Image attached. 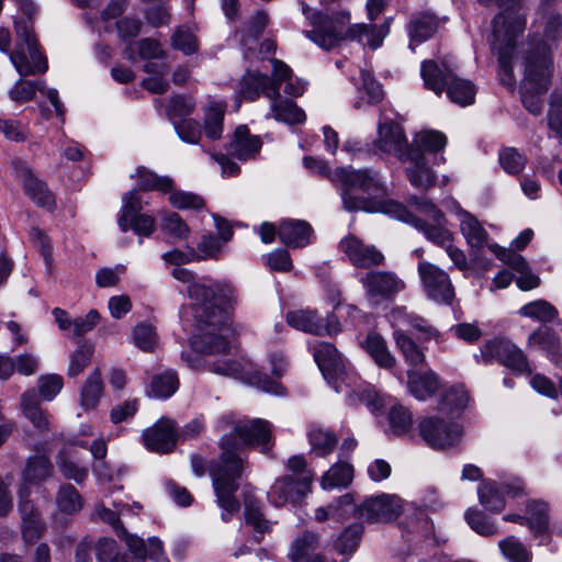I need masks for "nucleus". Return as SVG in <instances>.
<instances>
[{
    "label": "nucleus",
    "instance_id": "nucleus-1",
    "mask_svg": "<svg viewBox=\"0 0 562 562\" xmlns=\"http://www.w3.org/2000/svg\"><path fill=\"white\" fill-rule=\"evenodd\" d=\"M171 274L180 282L190 283L188 294L198 327L191 338L192 348L209 356L226 355L234 334L231 315L237 304L236 290L227 283L193 282L192 271L181 267L173 268Z\"/></svg>",
    "mask_w": 562,
    "mask_h": 562
},
{
    "label": "nucleus",
    "instance_id": "nucleus-2",
    "mask_svg": "<svg viewBox=\"0 0 562 562\" xmlns=\"http://www.w3.org/2000/svg\"><path fill=\"white\" fill-rule=\"evenodd\" d=\"M222 430L231 429L221 438V457L217 462L210 465L213 488L217 505L222 509V520L227 522L238 512L239 503L235 498L238 488L237 481L243 473L241 451L245 447H260L262 453L270 450V424L260 418L234 422L229 416L218 422Z\"/></svg>",
    "mask_w": 562,
    "mask_h": 562
},
{
    "label": "nucleus",
    "instance_id": "nucleus-3",
    "mask_svg": "<svg viewBox=\"0 0 562 562\" xmlns=\"http://www.w3.org/2000/svg\"><path fill=\"white\" fill-rule=\"evenodd\" d=\"M331 182L341 184V200L347 211H366L385 213L404 222L401 212L394 205L408 210L403 204L385 199L386 188L380 175L371 169L337 168Z\"/></svg>",
    "mask_w": 562,
    "mask_h": 562
},
{
    "label": "nucleus",
    "instance_id": "nucleus-4",
    "mask_svg": "<svg viewBox=\"0 0 562 562\" xmlns=\"http://www.w3.org/2000/svg\"><path fill=\"white\" fill-rule=\"evenodd\" d=\"M302 12L313 26L311 31L304 32L305 36L327 50L336 47L346 36L363 46L376 49L390 33L389 22L381 25L359 23L346 31L345 26L350 20L348 12H340L329 18L312 10L306 4L302 5Z\"/></svg>",
    "mask_w": 562,
    "mask_h": 562
},
{
    "label": "nucleus",
    "instance_id": "nucleus-5",
    "mask_svg": "<svg viewBox=\"0 0 562 562\" xmlns=\"http://www.w3.org/2000/svg\"><path fill=\"white\" fill-rule=\"evenodd\" d=\"M314 359L324 378L333 383L336 392H346L352 405L364 404L371 412L380 411L386 403V397L356 374H349L344 360L336 347L326 341L313 346Z\"/></svg>",
    "mask_w": 562,
    "mask_h": 562
},
{
    "label": "nucleus",
    "instance_id": "nucleus-6",
    "mask_svg": "<svg viewBox=\"0 0 562 562\" xmlns=\"http://www.w3.org/2000/svg\"><path fill=\"white\" fill-rule=\"evenodd\" d=\"M395 211L404 216V223L412 225L434 245L443 248L448 257L459 270L468 269V259L462 249L457 247L454 234L447 227L445 214L432 202L413 198L409 201L412 210H403L394 205Z\"/></svg>",
    "mask_w": 562,
    "mask_h": 562
},
{
    "label": "nucleus",
    "instance_id": "nucleus-7",
    "mask_svg": "<svg viewBox=\"0 0 562 562\" xmlns=\"http://www.w3.org/2000/svg\"><path fill=\"white\" fill-rule=\"evenodd\" d=\"M483 4L495 2L502 11L492 21V49L498 55L499 77L504 85L512 87L515 82L512 57L517 38L526 27V14L521 0H479Z\"/></svg>",
    "mask_w": 562,
    "mask_h": 562
},
{
    "label": "nucleus",
    "instance_id": "nucleus-8",
    "mask_svg": "<svg viewBox=\"0 0 562 562\" xmlns=\"http://www.w3.org/2000/svg\"><path fill=\"white\" fill-rule=\"evenodd\" d=\"M420 75L426 88L440 95L445 90L451 102L467 106L474 102L476 89L467 79L457 77L449 68L447 61L441 66L432 60L422 63Z\"/></svg>",
    "mask_w": 562,
    "mask_h": 562
},
{
    "label": "nucleus",
    "instance_id": "nucleus-9",
    "mask_svg": "<svg viewBox=\"0 0 562 562\" xmlns=\"http://www.w3.org/2000/svg\"><path fill=\"white\" fill-rule=\"evenodd\" d=\"M552 72V58L547 50L533 52L527 56L521 100L525 108L535 115L541 112L539 95L548 91Z\"/></svg>",
    "mask_w": 562,
    "mask_h": 562
},
{
    "label": "nucleus",
    "instance_id": "nucleus-10",
    "mask_svg": "<svg viewBox=\"0 0 562 562\" xmlns=\"http://www.w3.org/2000/svg\"><path fill=\"white\" fill-rule=\"evenodd\" d=\"M16 43L10 61L21 77L43 75L48 69L47 58L41 52L32 25L27 21L14 23Z\"/></svg>",
    "mask_w": 562,
    "mask_h": 562
},
{
    "label": "nucleus",
    "instance_id": "nucleus-11",
    "mask_svg": "<svg viewBox=\"0 0 562 562\" xmlns=\"http://www.w3.org/2000/svg\"><path fill=\"white\" fill-rule=\"evenodd\" d=\"M477 363L499 362L516 374H530L531 368L524 351L505 338L486 340L474 356Z\"/></svg>",
    "mask_w": 562,
    "mask_h": 562
},
{
    "label": "nucleus",
    "instance_id": "nucleus-12",
    "mask_svg": "<svg viewBox=\"0 0 562 562\" xmlns=\"http://www.w3.org/2000/svg\"><path fill=\"white\" fill-rule=\"evenodd\" d=\"M146 204L148 202L143 200L138 190H131L122 196V206L117 214V225L122 232L132 229L139 237H149L155 232V218L142 213Z\"/></svg>",
    "mask_w": 562,
    "mask_h": 562
},
{
    "label": "nucleus",
    "instance_id": "nucleus-13",
    "mask_svg": "<svg viewBox=\"0 0 562 562\" xmlns=\"http://www.w3.org/2000/svg\"><path fill=\"white\" fill-rule=\"evenodd\" d=\"M207 369L216 374L231 376L245 383L255 385L263 392L279 394L280 384L268 379L266 375L257 371L254 364L248 360H231L220 358L215 361L206 362Z\"/></svg>",
    "mask_w": 562,
    "mask_h": 562
},
{
    "label": "nucleus",
    "instance_id": "nucleus-14",
    "mask_svg": "<svg viewBox=\"0 0 562 562\" xmlns=\"http://www.w3.org/2000/svg\"><path fill=\"white\" fill-rule=\"evenodd\" d=\"M419 434L427 445L434 449H448L458 445L462 438V428L442 415L426 417L419 422Z\"/></svg>",
    "mask_w": 562,
    "mask_h": 562
},
{
    "label": "nucleus",
    "instance_id": "nucleus-15",
    "mask_svg": "<svg viewBox=\"0 0 562 562\" xmlns=\"http://www.w3.org/2000/svg\"><path fill=\"white\" fill-rule=\"evenodd\" d=\"M371 304L378 305L404 290L405 282L391 271H369L359 279Z\"/></svg>",
    "mask_w": 562,
    "mask_h": 562
},
{
    "label": "nucleus",
    "instance_id": "nucleus-16",
    "mask_svg": "<svg viewBox=\"0 0 562 562\" xmlns=\"http://www.w3.org/2000/svg\"><path fill=\"white\" fill-rule=\"evenodd\" d=\"M417 271L429 299L443 304L452 302L454 290L445 270L429 261H420Z\"/></svg>",
    "mask_w": 562,
    "mask_h": 562
},
{
    "label": "nucleus",
    "instance_id": "nucleus-17",
    "mask_svg": "<svg viewBox=\"0 0 562 562\" xmlns=\"http://www.w3.org/2000/svg\"><path fill=\"white\" fill-rule=\"evenodd\" d=\"M286 323L297 330L317 336H335L341 331L340 323L335 314H328L323 318L312 310L289 312Z\"/></svg>",
    "mask_w": 562,
    "mask_h": 562
},
{
    "label": "nucleus",
    "instance_id": "nucleus-18",
    "mask_svg": "<svg viewBox=\"0 0 562 562\" xmlns=\"http://www.w3.org/2000/svg\"><path fill=\"white\" fill-rule=\"evenodd\" d=\"M313 475L304 473L299 479L285 475L272 484L268 492V498L274 506H283L288 503H296L302 499L308 492Z\"/></svg>",
    "mask_w": 562,
    "mask_h": 562
},
{
    "label": "nucleus",
    "instance_id": "nucleus-19",
    "mask_svg": "<svg viewBox=\"0 0 562 562\" xmlns=\"http://www.w3.org/2000/svg\"><path fill=\"white\" fill-rule=\"evenodd\" d=\"M339 249L357 268H371L384 262L383 254L374 245L366 244L353 235L342 238Z\"/></svg>",
    "mask_w": 562,
    "mask_h": 562
},
{
    "label": "nucleus",
    "instance_id": "nucleus-20",
    "mask_svg": "<svg viewBox=\"0 0 562 562\" xmlns=\"http://www.w3.org/2000/svg\"><path fill=\"white\" fill-rule=\"evenodd\" d=\"M374 144L380 150L393 154L400 160L407 158L414 149V145L409 146L407 144L402 126L394 122H381L379 124L378 138Z\"/></svg>",
    "mask_w": 562,
    "mask_h": 562
},
{
    "label": "nucleus",
    "instance_id": "nucleus-21",
    "mask_svg": "<svg viewBox=\"0 0 562 562\" xmlns=\"http://www.w3.org/2000/svg\"><path fill=\"white\" fill-rule=\"evenodd\" d=\"M488 249L501 261L519 273V277L516 279V284L521 291H530L539 286L540 278L530 271L527 260L521 255L501 247L495 243H491Z\"/></svg>",
    "mask_w": 562,
    "mask_h": 562
},
{
    "label": "nucleus",
    "instance_id": "nucleus-22",
    "mask_svg": "<svg viewBox=\"0 0 562 562\" xmlns=\"http://www.w3.org/2000/svg\"><path fill=\"white\" fill-rule=\"evenodd\" d=\"M176 441V423L167 417H161L143 432L145 447L154 452L168 453L175 448Z\"/></svg>",
    "mask_w": 562,
    "mask_h": 562
},
{
    "label": "nucleus",
    "instance_id": "nucleus-23",
    "mask_svg": "<svg viewBox=\"0 0 562 562\" xmlns=\"http://www.w3.org/2000/svg\"><path fill=\"white\" fill-rule=\"evenodd\" d=\"M359 510L370 521H390L402 513L403 502L396 495L382 494L367 499Z\"/></svg>",
    "mask_w": 562,
    "mask_h": 562
},
{
    "label": "nucleus",
    "instance_id": "nucleus-24",
    "mask_svg": "<svg viewBox=\"0 0 562 562\" xmlns=\"http://www.w3.org/2000/svg\"><path fill=\"white\" fill-rule=\"evenodd\" d=\"M239 94L250 101L256 100L261 93L269 99L280 97L276 77H268L259 71L247 70L239 82Z\"/></svg>",
    "mask_w": 562,
    "mask_h": 562
},
{
    "label": "nucleus",
    "instance_id": "nucleus-25",
    "mask_svg": "<svg viewBox=\"0 0 562 562\" xmlns=\"http://www.w3.org/2000/svg\"><path fill=\"white\" fill-rule=\"evenodd\" d=\"M522 491L518 484H497L494 481L484 482L477 490L479 499L487 510L499 513L505 507V495L517 496Z\"/></svg>",
    "mask_w": 562,
    "mask_h": 562
},
{
    "label": "nucleus",
    "instance_id": "nucleus-26",
    "mask_svg": "<svg viewBox=\"0 0 562 562\" xmlns=\"http://www.w3.org/2000/svg\"><path fill=\"white\" fill-rule=\"evenodd\" d=\"M318 546V536L313 531H304L292 541L288 557L291 562H327L317 552Z\"/></svg>",
    "mask_w": 562,
    "mask_h": 562
},
{
    "label": "nucleus",
    "instance_id": "nucleus-27",
    "mask_svg": "<svg viewBox=\"0 0 562 562\" xmlns=\"http://www.w3.org/2000/svg\"><path fill=\"white\" fill-rule=\"evenodd\" d=\"M403 161L408 162V166L405 167V173L413 187L428 190L435 186L436 173L426 166L423 153L413 149Z\"/></svg>",
    "mask_w": 562,
    "mask_h": 562
},
{
    "label": "nucleus",
    "instance_id": "nucleus-28",
    "mask_svg": "<svg viewBox=\"0 0 562 562\" xmlns=\"http://www.w3.org/2000/svg\"><path fill=\"white\" fill-rule=\"evenodd\" d=\"M438 25L437 16L430 12L414 14L406 25L411 50L414 52L417 45L430 38L437 32Z\"/></svg>",
    "mask_w": 562,
    "mask_h": 562
},
{
    "label": "nucleus",
    "instance_id": "nucleus-29",
    "mask_svg": "<svg viewBox=\"0 0 562 562\" xmlns=\"http://www.w3.org/2000/svg\"><path fill=\"white\" fill-rule=\"evenodd\" d=\"M105 385L100 370L94 369L79 387L78 404L85 412L95 411L104 396Z\"/></svg>",
    "mask_w": 562,
    "mask_h": 562
},
{
    "label": "nucleus",
    "instance_id": "nucleus-30",
    "mask_svg": "<svg viewBox=\"0 0 562 562\" xmlns=\"http://www.w3.org/2000/svg\"><path fill=\"white\" fill-rule=\"evenodd\" d=\"M456 215L459 218L460 232L471 248L481 249L487 246L488 234L479 220L463 210L460 204H456Z\"/></svg>",
    "mask_w": 562,
    "mask_h": 562
},
{
    "label": "nucleus",
    "instance_id": "nucleus-31",
    "mask_svg": "<svg viewBox=\"0 0 562 562\" xmlns=\"http://www.w3.org/2000/svg\"><path fill=\"white\" fill-rule=\"evenodd\" d=\"M390 318L393 327L411 326L419 340H430L438 336L437 329L428 321L416 314L408 313L405 307L393 308L390 313Z\"/></svg>",
    "mask_w": 562,
    "mask_h": 562
},
{
    "label": "nucleus",
    "instance_id": "nucleus-32",
    "mask_svg": "<svg viewBox=\"0 0 562 562\" xmlns=\"http://www.w3.org/2000/svg\"><path fill=\"white\" fill-rule=\"evenodd\" d=\"M311 235V225L302 220H283L278 226L280 240L292 248H301L310 244Z\"/></svg>",
    "mask_w": 562,
    "mask_h": 562
},
{
    "label": "nucleus",
    "instance_id": "nucleus-33",
    "mask_svg": "<svg viewBox=\"0 0 562 562\" xmlns=\"http://www.w3.org/2000/svg\"><path fill=\"white\" fill-rule=\"evenodd\" d=\"M469 403V394L463 385H454L443 392L438 405V414L454 420Z\"/></svg>",
    "mask_w": 562,
    "mask_h": 562
},
{
    "label": "nucleus",
    "instance_id": "nucleus-34",
    "mask_svg": "<svg viewBox=\"0 0 562 562\" xmlns=\"http://www.w3.org/2000/svg\"><path fill=\"white\" fill-rule=\"evenodd\" d=\"M19 177L23 181L26 195L38 206L50 207L54 203L52 192L46 188L45 183L38 180L27 166H21Z\"/></svg>",
    "mask_w": 562,
    "mask_h": 562
},
{
    "label": "nucleus",
    "instance_id": "nucleus-35",
    "mask_svg": "<svg viewBox=\"0 0 562 562\" xmlns=\"http://www.w3.org/2000/svg\"><path fill=\"white\" fill-rule=\"evenodd\" d=\"M19 177L23 181L26 195L38 206L50 207L54 203L52 192L46 188L45 183L38 180L27 166H21Z\"/></svg>",
    "mask_w": 562,
    "mask_h": 562
},
{
    "label": "nucleus",
    "instance_id": "nucleus-36",
    "mask_svg": "<svg viewBox=\"0 0 562 562\" xmlns=\"http://www.w3.org/2000/svg\"><path fill=\"white\" fill-rule=\"evenodd\" d=\"M260 147V138L250 135L248 127L240 125L236 127L227 150L238 159L246 160L254 157L259 151Z\"/></svg>",
    "mask_w": 562,
    "mask_h": 562
},
{
    "label": "nucleus",
    "instance_id": "nucleus-37",
    "mask_svg": "<svg viewBox=\"0 0 562 562\" xmlns=\"http://www.w3.org/2000/svg\"><path fill=\"white\" fill-rule=\"evenodd\" d=\"M360 345L380 368L392 369L396 364L395 357L390 352L386 341L380 334L369 333Z\"/></svg>",
    "mask_w": 562,
    "mask_h": 562
},
{
    "label": "nucleus",
    "instance_id": "nucleus-38",
    "mask_svg": "<svg viewBox=\"0 0 562 562\" xmlns=\"http://www.w3.org/2000/svg\"><path fill=\"white\" fill-rule=\"evenodd\" d=\"M407 387L418 401L431 397L439 389V379L432 371L425 373L408 372Z\"/></svg>",
    "mask_w": 562,
    "mask_h": 562
},
{
    "label": "nucleus",
    "instance_id": "nucleus-39",
    "mask_svg": "<svg viewBox=\"0 0 562 562\" xmlns=\"http://www.w3.org/2000/svg\"><path fill=\"white\" fill-rule=\"evenodd\" d=\"M179 387V379L173 370H166L153 375L146 386L148 397L166 400L172 396Z\"/></svg>",
    "mask_w": 562,
    "mask_h": 562
},
{
    "label": "nucleus",
    "instance_id": "nucleus-40",
    "mask_svg": "<svg viewBox=\"0 0 562 562\" xmlns=\"http://www.w3.org/2000/svg\"><path fill=\"white\" fill-rule=\"evenodd\" d=\"M124 57L132 63L137 58L149 61H165L164 50L157 41L144 38L132 43L123 52Z\"/></svg>",
    "mask_w": 562,
    "mask_h": 562
},
{
    "label": "nucleus",
    "instance_id": "nucleus-41",
    "mask_svg": "<svg viewBox=\"0 0 562 562\" xmlns=\"http://www.w3.org/2000/svg\"><path fill=\"white\" fill-rule=\"evenodd\" d=\"M528 527L535 537L542 536L541 543L548 544L551 540L547 535L549 528L548 505L540 501H535L528 506Z\"/></svg>",
    "mask_w": 562,
    "mask_h": 562
},
{
    "label": "nucleus",
    "instance_id": "nucleus-42",
    "mask_svg": "<svg viewBox=\"0 0 562 562\" xmlns=\"http://www.w3.org/2000/svg\"><path fill=\"white\" fill-rule=\"evenodd\" d=\"M307 437L311 446L310 452L322 458L331 453L338 442L334 432L316 425L311 426Z\"/></svg>",
    "mask_w": 562,
    "mask_h": 562
},
{
    "label": "nucleus",
    "instance_id": "nucleus-43",
    "mask_svg": "<svg viewBox=\"0 0 562 562\" xmlns=\"http://www.w3.org/2000/svg\"><path fill=\"white\" fill-rule=\"evenodd\" d=\"M226 110V103L212 100L207 103L204 113V133L211 140H216L223 133V120Z\"/></svg>",
    "mask_w": 562,
    "mask_h": 562
},
{
    "label": "nucleus",
    "instance_id": "nucleus-44",
    "mask_svg": "<svg viewBox=\"0 0 562 562\" xmlns=\"http://www.w3.org/2000/svg\"><path fill=\"white\" fill-rule=\"evenodd\" d=\"M245 521L252 528L257 542L265 533L271 532L273 526L272 521L263 517L258 502L251 497L245 498Z\"/></svg>",
    "mask_w": 562,
    "mask_h": 562
},
{
    "label": "nucleus",
    "instance_id": "nucleus-45",
    "mask_svg": "<svg viewBox=\"0 0 562 562\" xmlns=\"http://www.w3.org/2000/svg\"><path fill=\"white\" fill-rule=\"evenodd\" d=\"M168 66L165 61H149L144 66L148 76L142 81V86L151 93H165L169 87L165 79Z\"/></svg>",
    "mask_w": 562,
    "mask_h": 562
},
{
    "label": "nucleus",
    "instance_id": "nucleus-46",
    "mask_svg": "<svg viewBox=\"0 0 562 562\" xmlns=\"http://www.w3.org/2000/svg\"><path fill=\"white\" fill-rule=\"evenodd\" d=\"M273 66V76L280 88L281 82H285L284 92L291 97H300L306 90V82L299 78H293L291 68L279 59L271 60Z\"/></svg>",
    "mask_w": 562,
    "mask_h": 562
},
{
    "label": "nucleus",
    "instance_id": "nucleus-47",
    "mask_svg": "<svg viewBox=\"0 0 562 562\" xmlns=\"http://www.w3.org/2000/svg\"><path fill=\"white\" fill-rule=\"evenodd\" d=\"M352 477V467L347 462H337L323 475L321 486L325 491L347 487Z\"/></svg>",
    "mask_w": 562,
    "mask_h": 562
},
{
    "label": "nucleus",
    "instance_id": "nucleus-48",
    "mask_svg": "<svg viewBox=\"0 0 562 562\" xmlns=\"http://www.w3.org/2000/svg\"><path fill=\"white\" fill-rule=\"evenodd\" d=\"M21 406L24 416L40 431L48 428L47 415L40 407V402L34 390L26 391L21 398Z\"/></svg>",
    "mask_w": 562,
    "mask_h": 562
},
{
    "label": "nucleus",
    "instance_id": "nucleus-49",
    "mask_svg": "<svg viewBox=\"0 0 562 562\" xmlns=\"http://www.w3.org/2000/svg\"><path fill=\"white\" fill-rule=\"evenodd\" d=\"M271 115L274 120L286 124H300L306 119L305 112L290 100L270 99Z\"/></svg>",
    "mask_w": 562,
    "mask_h": 562
},
{
    "label": "nucleus",
    "instance_id": "nucleus-50",
    "mask_svg": "<svg viewBox=\"0 0 562 562\" xmlns=\"http://www.w3.org/2000/svg\"><path fill=\"white\" fill-rule=\"evenodd\" d=\"M396 347L401 350L405 362L412 367H418L425 362V355L416 342L402 328L393 333Z\"/></svg>",
    "mask_w": 562,
    "mask_h": 562
},
{
    "label": "nucleus",
    "instance_id": "nucleus-51",
    "mask_svg": "<svg viewBox=\"0 0 562 562\" xmlns=\"http://www.w3.org/2000/svg\"><path fill=\"white\" fill-rule=\"evenodd\" d=\"M528 346L540 348L551 355L552 359H554L560 348V341L555 333L550 327L541 326L529 335Z\"/></svg>",
    "mask_w": 562,
    "mask_h": 562
},
{
    "label": "nucleus",
    "instance_id": "nucleus-52",
    "mask_svg": "<svg viewBox=\"0 0 562 562\" xmlns=\"http://www.w3.org/2000/svg\"><path fill=\"white\" fill-rule=\"evenodd\" d=\"M52 464L45 457L30 458L23 472V484L25 486L37 484L49 476Z\"/></svg>",
    "mask_w": 562,
    "mask_h": 562
},
{
    "label": "nucleus",
    "instance_id": "nucleus-53",
    "mask_svg": "<svg viewBox=\"0 0 562 562\" xmlns=\"http://www.w3.org/2000/svg\"><path fill=\"white\" fill-rule=\"evenodd\" d=\"M139 190H157L162 193L170 192L173 189V180L167 176L159 177L144 167H139L136 172Z\"/></svg>",
    "mask_w": 562,
    "mask_h": 562
},
{
    "label": "nucleus",
    "instance_id": "nucleus-54",
    "mask_svg": "<svg viewBox=\"0 0 562 562\" xmlns=\"http://www.w3.org/2000/svg\"><path fill=\"white\" fill-rule=\"evenodd\" d=\"M37 92H45V81L21 78L10 89L9 95L12 101L21 103L33 100Z\"/></svg>",
    "mask_w": 562,
    "mask_h": 562
},
{
    "label": "nucleus",
    "instance_id": "nucleus-55",
    "mask_svg": "<svg viewBox=\"0 0 562 562\" xmlns=\"http://www.w3.org/2000/svg\"><path fill=\"white\" fill-rule=\"evenodd\" d=\"M519 315L541 323L552 322L558 316L557 308L544 300H536L520 307Z\"/></svg>",
    "mask_w": 562,
    "mask_h": 562
},
{
    "label": "nucleus",
    "instance_id": "nucleus-56",
    "mask_svg": "<svg viewBox=\"0 0 562 562\" xmlns=\"http://www.w3.org/2000/svg\"><path fill=\"white\" fill-rule=\"evenodd\" d=\"M498 547L509 562H530L532 559V552L514 536L501 540Z\"/></svg>",
    "mask_w": 562,
    "mask_h": 562
},
{
    "label": "nucleus",
    "instance_id": "nucleus-57",
    "mask_svg": "<svg viewBox=\"0 0 562 562\" xmlns=\"http://www.w3.org/2000/svg\"><path fill=\"white\" fill-rule=\"evenodd\" d=\"M413 426V415L401 404L392 405L389 412V430L393 435L406 434Z\"/></svg>",
    "mask_w": 562,
    "mask_h": 562
},
{
    "label": "nucleus",
    "instance_id": "nucleus-58",
    "mask_svg": "<svg viewBox=\"0 0 562 562\" xmlns=\"http://www.w3.org/2000/svg\"><path fill=\"white\" fill-rule=\"evenodd\" d=\"M113 508L106 507L104 504H98L95 506V514L98 517L111 525L114 529V532L117 537H122V533L125 532L124 526L121 524L120 515L124 513V510L128 507L127 504L123 502H112Z\"/></svg>",
    "mask_w": 562,
    "mask_h": 562
},
{
    "label": "nucleus",
    "instance_id": "nucleus-59",
    "mask_svg": "<svg viewBox=\"0 0 562 562\" xmlns=\"http://www.w3.org/2000/svg\"><path fill=\"white\" fill-rule=\"evenodd\" d=\"M447 137L438 131H423L416 134L414 138V149L419 153L431 151L437 153L445 148Z\"/></svg>",
    "mask_w": 562,
    "mask_h": 562
},
{
    "label": "nucleus",
    "instance_id": "nucleus-60",
    "mask_svg": "<svg viewBox=\"0 0 562 562\" xmlns=\"http://www.w3.org/2000/svg\"><path fill=\"white\" fill-rule=\"evenodd\" d=\"M161 229L178 240H184L190 236V228L177 213H166L161 218Z\"/></svg>",
    "mask_w": 562,
    "mask_h": 562
},
{
    "label": "nucleus",
    "instance_id": "nucleus-61",
    "mask_svg": "<svg viewBox=\"0 0 562 562\" xmlns=\"http://www.w3.org/2000/svg\"><path fill=\"white\" fill-rule=\"evenodd\" d=\"M132 339L134 345L143 351H153L158 342L155 328L149 324H138L135 326Z\"/></svg>",
    "mask_w": 562,
    "mask_h": 562
},
{
    "label": "nucleus",
    "instance_id": "nucleus-62",
    "mask_svg": "<svg viewBox=\"0 0 562 562\" xmlns=\"http://www.w3.org/2000/svg\"><path fill=\"white\" fill-rule=\"evenodd\" d=\"M465 519L469 526L481 536L488 537L497 532V527L494 522L480 510H467Z\"/></svg>",
    "mask_w": 562,
    "mask_h": 562
},
{
    "label": "nucleus",
    "instance_id": "nucleus-63",
    "mask_svg": "<svg viewBox=\"0 0 562 562\" xmlns=\"http://www.w3.org/2000/svg\"><path fill=\"white\" fill-rule=\"evenodd\" d=\"M169 202L179 210H201L205 203L202 196L187 191H170Z\"/></svg>",
    "mask_w": 562,
    "mask_h": 562
},
{
    "label": "nucleus",
    "instance_id": "nucleus-64",
    "mask_svg": "<svg viewBox=\"0 0 562 562\" xmlns=\"http://www.w3.org/2000/svg\"><path fill=\"white\" fill-rule=\"evenodd\" d=\"M362 535V527L359 524H355L349 526L344 530L336 542V549L342 553H351L353 552L360 541Z\"/></svg>",
    "mask_w": 562,
    "mask_h": 562
}]
</instances>
